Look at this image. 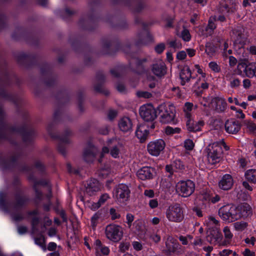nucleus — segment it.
<instances>
[{"mask_svg":"<svg viewBox=\"0 0 256 256\" xmlns=\"http://www.w3.org/2000/svg\"><path fill=\"white\" fill-rule=\"evenodd\" d=\"M230 34L236 48L242 49L244 47L248 40V36L243 26H236L232 28Z\"/></svg>","mask_w":256,"mask_h":256,"instance_id":"obj_1","label":"nucleus"},{"mask_svg":"<svg viewBox=\"0 0 256 256\" xmlns=\"http://www.w3.org/2000/svg\"><path fill=\"white\" fill-rule=\"evenodd\" d=\"M208 159L210 164H214L222 160L224 152L222 146L217 142L210 144L207 148Z\"/></svg>","mask_w":256,"mask_h":256,"instance_id":"obj_2","label":"nucleus"},{"mask_svg":"<svg viewBox=\"0 0 256 256\" xmlns=\"http://www.w3.org/2000/svg\"><path fill=\"white\" fill-rule=\"evenodd\" d=\"M218 214L223 220L228 222H233L241 218L242 215L237 208L230 205L224 206L218 210Z\"/></svg>","mask_w":256,"mask_h":256,"instance_id":"obj_3","label":"nucleus"},{"mask_svg":"<svg viewBox=\"0 0 256 256\" xmlns=\"http://www.w3.org/2000/svg\"><path fill=\"white\" fill-rule=\"evenodd\" d=\"M160 121L166 124L173 122L175 117V108L172 105L161 104L158 108Z\"/></svg>","mask_w":256,"mask_h":256,"instance_id":"obj_4","label":"nucleus"},{"mask_svg":"<svg viewBox=\"0 0 256 256\" xmlns=\"http://www.w3.org/2000/svg\"><path fill=\"white\" fill-rule=\"evenodd\" d=\"M206 240L211 244L219 246H226L229 244L227 240H222V236L219 230L216 228H210L207 232Z\"/></svg>","mask_w":256,"mask_h":256,"instance_id":"obj_5","label":"nucleus"},{"mask_svg":"<svg viewBox=\"0 0 256 256\" xmlns=\"http://www.w3.org/2000/svg\"><path fill=\"white\" fill-rule=\"evenodd\" d=\"M105 234L110 240L118 242L123 236L122 228L118 225L110 224L106 226Z\"/></svg>","mask_w":256,"mask_h":256,"instance_id":"obj_6","label":"nucleus"},{"mask_svg":"<svg viewBox=\"0 0 256 256\" xmlns=\"http://www.w3.org/2000/svg\"><path fill=\"white\" fill-rule=\"evenodd\" d=\"M168 220L174 222H180L184 219V214L182 208L178 204L170 206L166 212Z\"/></svg>","mask_w":256,"mask_h":256,"instance_id":"obj_7","label":"nucleus"},{"mask_svg":"<svg viewBox=\"0 0 256 256\" xmlns=\"http://www.w3.org/2000/svg\"><path fill=\"white\" fill-rule=\"evenodd\" d=\"M194 182L190 180L179 182L176 186L177 192L184 197L190 196L194 192Z\"/></svg>","mask_w":256,"mask_h":256,"instance_id":"obj_8","label":"nucleus"},{"mask_svg":"<svg viewBox=\"0 0 256 256\" xmlns=\"http://www.w3.org/2000/svg\"><path fill=\"white\" fill-rule=\"evenodd\" d=\"M140 114L146 122H152L156 118V111L152 105H144L140 108Z\"/></svg>","mask_w":256,"mask_h":256,"instance_id":"obj_9","label":"nucleus"},{"mask_svg":"<svg viewBox=\"0 0 256 256\" xmlns=\"http://www.w3.org/2000/svg\"><path fill=\"white\" fill-rule=\"evenodd\" d=\"M166 248L164 252L167 256H170L173 254L180 253V246L178 240L172 236H168L166 241Z\"/></svg>","mask_w":256,"mask_h":256,"instance_id":"obj_10","label":"nucleus"},{"mask_svg":"<svg viewBox=\"0 0 256 256\" xmlns=\"http://www.w3.org/2000/svg\"><path fill=\"white\" fill-rule=\"evenodd\" d=\"M28 198L22 192H19L14 196V200L9 205L10 210H18L24 206L28 202Z\"/></svg>","mask_w":256,"mask_h":256,"instance_id":"obj_11","label":"nucleus"},{"mask_svg":"<svg viewBox=\"0 0 256 256\" xmlns=\"http://www.w3.org/2000/svg\"><path fill=\"white\" fill-rule=\"evenodd\" d=\"M166 146L164 140L160 139L150 142L147 146L148 152L152 156H158L160 155Z\"/></svg>","mask_w":256,"mask_h":256,"instance_id":"obj_12","label":"nucleus"},{"mask_svg":"<svg viewBox=\"0 0 256 256\" xmlns=\"http://www.w3.org/2000/svg\"><path fill=\"white\" fill-rule=\"evenodd\" d=\"M98 149L94 145L89 144L83 152V159L86 162H92L98 153Z\"/></svg>","mask_w":256,"mask_h":256,"instance_id":"obj_13","label":"nucleus"},{"mask_svg":"<svg viewBox=\"0 0 256 256\" xmlns=\"http://www.w3.org/2000/svg\"><path fill=\"white\" fill-rule=\"evenodd\" d=\"M116 196L118 200L122 202L128 200L130 194V190L128 186L124 184H120L116 188Z\"/></svg>","mask_w":256,"mask_h":256,"instance_id":"obj_14","label":"nucleus"},{"mask_svg":"<svg viewBox=\"0 0 256 256\" xmlns=\"http://www.w3.org/2000/svg\"><path fill=\"white\" fill-rule=\"evenodd\" d=\"M120 130L124 134H130L132 130V124L131 120L128 117L121 118L118 122Z\"/></svg>","mask_w":256,"mask_h":256,"instance_id":"obj_15","label":"nucleus"},{"mask_svg":"<svg viewBox=\"0 0 256 256\" xmlns=\"http://www.w3.org/2000/svg\"><path fill=\"white\" fill-rule=\"evenodd\" d=\"M236 6L233 0H222L220 3L218 11L222 14L234 12Z\"/></svg>","mask_w":256,"mask_h":256,"instance_id":"obj_16","label":"nucleus"},{"mask_svg":"<svg viewBox=\"0 0 256 256\" xmlns=\"http://www.w3.org/2000/svg\"><path fill=\"white\" fill-rule=\"evenodd\" d=\"M11 130L12 132H20L22 136L23 140L25 142H30L34 134V132L32 129L25 126L20 128H12Z\"/></svg>","mask_w":256,"mask_h":256,"instance_id":"obj_17","label":"nucleus"},{"mask_svg":"<svg viewBox=\"0 0 256 256\" xmlns=\"http://www.w3.org/2000/svg\"><path fill=\"white\" fill-rule=\"evenodd\" d=\"M105 81V76L102 72H98L96 76V84H94V90L98 92L102 93L106 96H108L110 92L108 90H105L102 86V84Z\"/></svg>","mask_w":256,"mask_h":256,"instance_id":"obj_18","label":"nucleus"},{"mask_svg":"<svg viewBox=\"0 0 256 256\" xmlns=\"http://www.w3.org/2000/svg\"><path fill=\"white\" fill-rule=\"evenodd\" d=\"M154 170L149 166H144L137 172L138 177L143 180L152 178Z\"/></svg>","mask_w":256,"mask_h":256,"instance_id":"obj_19","label":"nucleus"},{"mask_svg":"<svg viewBox=\"0 0 256 256\" xmlns=\"http://www.w3.org/2000/svg\"><path fill=\"white\" fill-rule=\"evenodd\" d=\"M209 105L218 112H224L226 108V103L224 100L218 97L213 98Z\"/></svg>","mask_w":256,"mask_h":256,"instance_id":"obj_20","label":"nucleus"},{"mask_svg":"<svg viewBox=\"0 0 256 256\" xmlns=\"http://www.w3.org/2000/svg\"><path fill=\"white\" fill-rule=\"evenodd\" d=\"M240 128V124L238 121L234 119H230L226 122L225 130L228 134H236Z\"/></svg>","mask_w":256,"mask_h":256,"instance_id":"obj_21","label":"nucleus"},{"mask_svg":"<svg viewBox=\"0 0 256 256\" xmlns=\"http://www.w3.org/2000/svg\"><path fill=\"white\" fill-rule=\"evenodd\" d=\"M190 114L188 112H186V116L188 118L186 122V126L188 130L190 132H197L200 130V127L204 124L203 121L199 120L194 122V120L190 118Z\"/></svg>","mask_w":256,"mask_h":256,"instance_id":"obj_22","label":"nucleus"},{"mask_svg":"<svg viewBox=\"0 0 256 256\" xmlns=\"http://www.w3.org/2000/svg\"><path fill=\"white\" fill-rule=\"evenodd\" d=\"M148 126L146 124H141L137 126L136 136L140 140L144 142L148 135Z\"/></svg>","mask_w":256,"mask_h":256,"instance_id":"obj_23","label":"nucleus"},{"mask_svg":"<svg viewBox=\"0 0 256 256\" xmlns=\"http://www.w3.org/2000/svg\"><path fill=\"white\" fill-rule=\"evenodd\" d=\"M152 70L158 76H164L166 74V68L164 63L162 60L157 62L152 65Z\"/></svg>","mask_w":256,"mask_h":256,"instance_id":"obj_24","label":"nucleus"},{"mask_svg":"<svg viewBox=\"0 0 256 256\" xmlns=\"http://www.w3.org/2000/svg\"><path fill=\"white\" fill-rule=\"evenodd\" d=\"M219 187L224 190H230L233 185V179L232 176L228 174L224 175L220 181Z\"/></svg>","mask_w":256,"mask_h":256,"instance_id":"obj_25","label":"nucleus"},{"mask_svg":"<svg viewBox=\"0 0 256 256\" xmlns=\"http://www.w3.org/2000/svg\"><path fill=\"white\" fill-rule=\"evenodd\" d=\"M100 190L98 182L95 179L91 180L86 186V192L90 195L94 194L95 192Z\"/></svg>","mask_w":256,"mask_h":256,"instance_id":"obj_26","label":"nucleus"},{"mask_svg":"<svg viewBox=\"0 0 256 256\" xmlns=\"http://www.w3.org/2000/svg\"><path fill=\"white\" fill-rule=\"evenodd\" d=\"M180 78L181 79V84L184 86L186 82L190 81L192 77V73L190 68L188 66L184 67L180 74Z\"/></svg>","mask_w":256,"mask_h":256,"instance_id":"obj_27","label":"nucleus"},{"mask_svg":"<svg viewBox=\"0 0 256 256\" xmlns=\"http://www.w3.org/2000/svg\"><path fill=\"white\" fill-rule=\"evenodd\" d=\"M147 62L148 59L146 58L136 59V64L138 70L141 72H145L146 71Z\"/></svg>","mask_w":256,"mask_h":256,"instance_id":"obj_28","label":"nucleus"},{"mask_svg":"<svg viewBox=\"0 0 256 256\" xmlns=\"http://www.w3.org/2000/svg\"><path fill=\"white\" fill-rule=\"evenodd\" d=\"M244 73L246 76L248 78L256 77V64H248Z\"/></svg>","mask_w":256,"mask_h":256,"instance_id":"obj_29","label":"nucleus"},{"mask_svg":"<svg viewBox=\"0 0 256 256\" xmlns=\"http://www.w3.org/2000/svg\"><path fill=\"white\" fill-rule=\"evenodd\" d=\"M199 198L202 202L201 208H206V206L210 204V200L211 199L210 194L206 192L202 193L199 196Z\"/></svg>","mask_w":256,"mask_h":256,"instance_id":"obj_30","label":"nucleus"},{"mask_svg":"<svg viewBox=\"0 0 256 256\" xmlns=\"http://www.w3.org/2000/svg\"><path fill=\"white\" fill-rule=\"evenodd\" d=\"M248 181L253 184H256V170H248L244 174Z\"/></svg>","mask_w":256,"mask_h":256,"instance_id":"obj_31","label":"nucleus"},{"mask_svg":"<svg viewBox=\"0 0 256 256\" xmlns=\"http://www.w3.org/2000/svg\"><path fill=\"white\" fill-rule=\"evenodd\" d=\"M72 136V132L70 130H66L64 133L59 136L60 141L62 143L70 144V138Z\"/></svg>","mask_w":256,"mask_h":256,"instance_id":"obj_32","label":"nucleus"},{"mask_svg":"<svg viewBox=\"0 0 256 256\" xmlns=\"http://www.w3.org/2000/svg\"><path fill=\"white\" fill-rule=\"evenodd\" d=\"M40 219L38 217L34 216L32 218V233H34L38 231V225L40 223Z\"/></svg>","mask_w":256,"mask_h":256,"instance_id":"obj_33","label":"nucleus"},{"mask_svg":"<svg viewBox=\"0 0 256 256\" xmlns=\"http://www.w3.org/2000/svg\"><path fill=\"white\" fill-rule=\"evenodd\" d=\"M206 52L210 56H212L216 52V47L211 43H206Z\"/></svg>","mask_w":256,"mask_h":256,"instance_id":"obj_34","label":"nucleus"},{"mask_svg":"<svg viewBox=\"0 0 256 256\" xmlns=\"http://www.w3.org/2000/svg\"><path fill=\"white\" fill-rule=\"evenodd\" d=\"M236 208L238 210V212H240V211H242V210L246 211V214H242L244 215V216L242 215V216H246V215L248 216L251 213L250 208L248 204L244 203Z\"/></svg>","mask_w":256,"mask_h":256,"instance_id":"obj_35","label":"nucleus"},{"mask_svg":"<svg viewBox=\"0 0 256 256\" xmlns=\"http://www.w3.org/2000/svg\"><path fill=\"white\" fill-rule=\"evenodd\" d=\"M34 191H35V193H36V198L38 199V200H40L42 197V193L40 191L38 188H37V185L38 184H44L42 182H41V181H40V182H38L36 180H34Z\"/></svg>","mask_w":256,"mask_h":256,"instance_id":"obj_36","label":"nucleus"},{"mask_svg":"<svg viewBox=\"0 0 256 256\" xmlns=\"http://www.w3.org/2000/svg\"><path fill=\"white\" fill-rule=\"evenodd\" d=\"M35 243L42 247L44 250H46L45 239L44 236L42 234L39 237L34 238Z\"/></svg>","mask_w":256,"mask_h":256,"instance_id":"obj_37","label":"nucleus"},{"mask_svg":"<svg viewBox=\"0 0 256 256\" xmlns=\"http://www.w3.org/2000/svg\"><path fill=\"white\" fill-rule=\"evenodd\" d=\"M216 20V16H212L208 20V24L206 27V30L210 29L212 30H214L216 28V25L214 24V22Z\"/></svg>","mask_w":256,"mask_h":256,"instance_id":"obj_38","label":"nucleus"},{"mask_svg":"<svg viewBox=\"0 0 256 256\" xmlns=\"http://www.w3.org/2000/svg\"><path fill=\"white\" fill-rule=\"evenodd\" d=\"M0 96H1L2 98H8V100H12L15 104H16V102L18 100V98L7 94L4 91H2V92H0Z\"/></svg>","mask_w":256,"mask_h":256,"instance_id":"obj_39","label":"nucleus"},{"mask_svg":"<svg viewBox=\"0 0 256 256\" xmlns=\"http://www.w3.org/2000/svg\"><path fill=\"white\" fill-rule=\"evenodd\" d=\"M97 174L100 178H105L109 174V170L106 168H100L97 171Z\"/></svg>","mask_w":256,"mask_h":256,"instance_id":"obj_40","label":"nucleus"},{"mask_svg":"<svg viewBox=\"0 0 256 256\" xmlns=\"http://www.w3.org/2000/svg\"><path fill=\"white\" fill-rule=\"evenodd\" d=\"M247 226L248 224L244 222H237L234 224V228L238 230L242 231L244 230Z\"/></svg>","mask_w":256,"mask_h":256,"instance_id":"obj_41","label":"nucleus"},{"mask_svg":"<svg viewBox=\"0 0 256 256\" xmlns=\"http://www.w3.org/2000/svg\"><path fill=\"white\" fill-rule=\"evenodd\" d=\"M181 38L184 41L188 42L190 40V34L188 30L184 28L181 34Z\"/></svg>","mask_w":256,"mask_h":256,"instance_id":"obj_42","label":"nucleus"},{"mask_svg":"<svg viewBox=\"0 0 256 256\" xmlns=\"http://www.w3.org/2000/svg\"><path fill=\"white\" fill-rule=\"evenodd\" d=\"M224 232L225 238L224 240H227L230 242V240H231L232 237V234L231 233L230 228L228 226L225 227L224 229Z\"/></svg>","mask_w":256,"mask_h":256,"instance_id":"obj_43","label":"nucleus"},{"mask_svg":"<svg viewBox=\"0 0 256 256\" xmlns=\"http://www.w3.org/2000/svg\"><path fill=\"white\" fill-rule=\"evenodd\" d=\"M180 130L179 128H173L170 126H167L165 129L166 134L168 135L174 134L176 133H179Z\"/></svg>","mask_w":256,"mask_h":256,"instance_id":"obj_44","label":"nucleus"},{"mask_svg":"<svg viewBox=\"0 0 256 256\" xmlns=\"http://www.w3.org/2000/svg\"><path fill=\"white\" fill-rule=\"evenodd\" d=\"M130 246V244L129 242H121L119 246L120 250L122 252H124L128 250Z\"/></svg>","mask_w":256,"mask_h":256,"instance_id":"obj_45","label":"nucleus"},{"mask_svg":"<svg viewBox=\"0 0 256 256\" xmlns=\"http://www.w3.org/2000/svg\"><path fill=\"white\" fill-rule=\"evenodd\" d=\"M52 224V221L48 217H45L44 219V224L42 226V232H44L46 230V226H50Z\"/></svg>","mask_w":256,"mask_h":256,"instance_id":"obj_46","label":"nucleus"},{"mask_svg":"<svg viewBox=\"0 0 256 256\" xmlns=\"http://www.w3.org/2000/svg\"><path fill=\"white\" fill-rule=\"evenodd\" d=\"M136 95L138 98H150L152 94L148 92L138 91L136 92Z\"/></svg>","mask_w":256,"mask_h":256,"instance_id":"obj_47","label":"nucleus"},{"mask_svg":"<svg viewBox=\"0 0 256 256\" xmlns=\"http://www.w3.org/2000/svg\"><path fill=\"white\" fill-rule=\"evenodd\" d=\"M118 116V112L116 110H110L108 113V118L110 120H112Z\"/></svg>","mask_w":256,"mask_h":256,"instance_id":"obj_48","label":"nucleus"},{"mask_svg":"<svg viewBox=\"0 0 256 256\" xmlns=\"http://www.w3.org/2000/svg\"><path fill=\"white\" fill-rule=\"evenodd\" d=\"M194 146V144L192 140L188 139L184 142V147L188 150H192Z\"/></svg>","mask_w":256,"mask_h":256,"instance_id":"obj_49","label":"nucleus"},{"mask_svg":"<svg viewBox=\"0 0 256 256\" xmlns=\"http://www.w3.org/2000/svg\"><path fill=\"white\" fill-rule=\"evenodd\" d=\"M209 66L214 72H219L220 70L219 66L215 62H210L209 64Z\"/></svg>","mask_w":256,"mask_h":256,"instance_id":"obj_50","label":"nucleus"},{"mask_svg":"<svg viewBox=\"0 0 256 256\" xmlns=\"http://www.w3.org/2000/svg\"><path fill=\"white\" fill-rule=\"evenodd\" d=\"M165 49V44L163 43L160 44L158 45H156L155 48L154 50L158 54H161L164 50Z\"/></svg>","mask_w":256,"mask_h":256,"instance_id":"obj_51","label":"nucleus"},{"mask_svg":"<svg viewBox=\"0 0 256 256\" xmlns=\"http://www.w3.org/2000/svg\"><path fill=\"white\" fill-rule=\"evenodd\" d=\"M144 4L142 2L138 3L136 4L134 10L136 12H139L144 8Z\"/></svg>","mask_w":256,"mask_h":256,"instance_id":"obj_52","label":"nucleus"},{"mask_svg":"<svg viewBox=\"0 0 256 256\" xmlns=\"http://www.w3.org/2000/svg\"><path fill=\"white\" fill-rule=\"evenodd\" d=\"M12 219L16 222H18L24 219V216L22 213L14 214L12 215Z\"/></svg>","mask_w":256,"mask_h":256,"instance_id":"obj_53","label":"nucleus"},{"mask_svg":"<svg viewBox=\"0 0 256 256\" xmlns=\"http://www.w3.org/2000/svg\"><path fill=\"white\" fill-rule=\"evenodd\" d=\"M168 44L172 48H181L182 45L180 43L178 42L176 40H172L168 42Z\"/></svg>","mask_w":256,"mask_h":256,"instance_id":"obj_54","label":"nucleus"},{"mask_svg":"<svg viewBox=\"0 0 256 256\" xmlns=\"http://www.w3.org/2000/svg\"><path fill=\"white\" fill-rule=\"evenodd\" d=\"M248 64H247L246 62H242L238 64V69L241 72L242 70H243L245 72L246 70L248 67Z\"/></svg>","mask_w":256,"mask_h":256,"instance_id":"obj_55","label":"nucleus"},{"mask_svg":"<svg viewBox=\"0 0 256 256\" xmlns=\"http://www.w3.org/2000/svg\"><path fill=\"white\" fill-rule=\"evenodd\" d=\"M6 26V19L4 16L0 14V30L4 28Z\"/></svg>","mask_w":256,"mask_h":256,"instance_id":"obj_56","label":"nucleus"},{"mask_svg":"<svg viewBox=\"0 0 256 256\" xmlns=\"http://www.w3.org/2000/svg\"><path fill=\"white\" fill-rule=\"evenodd\" d=\"M98 132L103 135H106L109 132V128L108 126H105L98 130Z\"/></svg>","mask_w":256,"mask_h":256,"instance_id":"obj_57","label":"nucleus"},{"mask_svg":"<svg viewBox=\"0 0 256 256\" xmlns=\"http://www.w3.org/2000/svg\"><path fill=\"white\" fill-rule=\"evenodd\" d=\"M119 154V150L117 146H114L110 150V154L114 158H116Z\"/></svg>","mask_w":256,"mask_h":256,"instance_id":"obj_58","label":"nucleus"},{"mask_svg":"<svg viewBox=\"0 0 256 256\" xmlns=\"http://www.w3.org/2000/svg\"><path fill=\"white\" fill-rule=\"evenodd\" d=\"M150 238L156 243H158V242H160V236L156 234H151L150 236Z\"/></svg>","mask_w":256,"mask_h":256,"instance_id":"obj_59","label":"nucleus"},{"mask_svg":"<svg viewBox=\"0 0 256 256\" xmlns=\"http://www.w3.org/2000/svg\"><path fill=\"white\" fill-rule=\"evenodd\" d=\"M58 152L62 154L63 156H65L66 154V151L65 147L62 144H60L58 145Z\"/></svg>","mask_w":256,"mask_h":256,"instance_id":"obj_60","label":"nucleus"},{"mask_svg":"<svg viewBox=\"0 0 256 256\" xmlns=\"http://www.w3.org/2000/svg\"><path fill=\"white\" fill-rule=\"evenodd\" d=\"M134 216L132 214H128L126 215L127 223H128L129 227H130L131 226L132 222L134 220Z\"/></svg>","mask_w":256,"mask_h":256,"instance_id":"obj_61","label":"nucleus"},{"mask_svg":"<svg viewBox=\"0 0 256 256\" xmlns=\"http://www.w3.org/2000/svg\"><path fill=\"white\" fill-rule=\"evenodd\" d=\"M109 198L108 194H102L98 200L99 203L102 205Z\"/></svg>","mask_w":256,"mask_h":256,"instance_id":"obj_62","label":"nucleus"},{"mask_svg":"<svg viewBox=\"0 0 256 256\" xmlns=\"http://www.w3.org/2000/svg\"><path fill=\"white\" fill-rule=\"evenodd\" d=\"M230 84L232 88L237 87L240 84V80L238 78L234 79L230 82Z\"/></svg>","mask_w":256,"mask_h":256,"instance_id":"obj_63","label":"nucleus"},{"mask_svg":"<svg viewBox=\"0 0 256 256\" xmlns=\"http://www.w3.org/2000/svg\"><path fill=\"white\" fill-rule=\"evenodd\" d=\"M244 256H254L255 254L254 252H251L249 249L246 248L243 252Z\"/></svg>","mask_w":256,"mask_h":256,"instance_id":"obj_64","label":"nucleus"}]
</instances>
